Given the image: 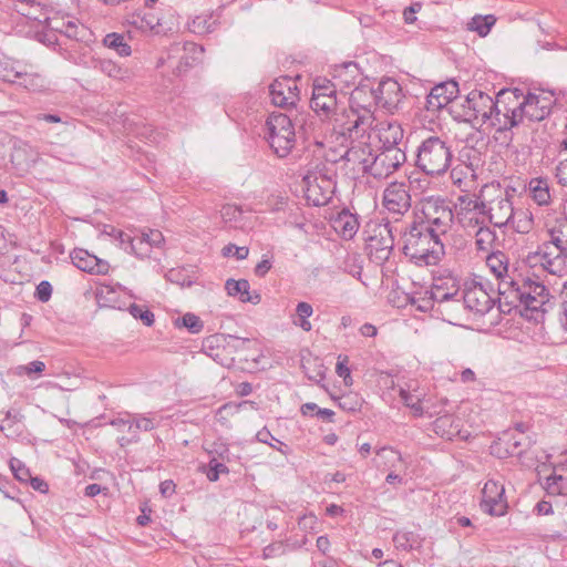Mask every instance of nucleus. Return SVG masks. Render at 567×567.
I'll return each mask as SVG.
<instances>
[{"mask_svg": "<svg viewBox=\"0 0 567 567\" xmlns=\"http://www.w3.org/2000/svg\"><path fill=\"white\" fill-rule=\"evenodd\" d=\"M218 20L213 13H204L196 16L188 28L196 34H206L213 32L217 27Z\"/></svg>", "mask_w": 567, "mask_h": 567, "instance_id": "34", "label": "nucleus"}, {"mask_svg": "<svg viewBox=\"0 0 567 567\" xmlns=\"http://www.w3.org/2000/svg\"><path fill=\"white\" fill-rule=\"evenodd\" d=\"M127 252L134 254L140 258L150 256L151 248L148 246L147 238L143 234L133 236Z\"/></svg>", "mask_w": 567, "mask_h": 567, "instance_id": "46", "label": "nucleus"}, {"mask_svg": "<svg viewBox=\"0 0 567 567\" xmlns=\"http://www.w3.org/2000/svg\"><path fill=\"white\" fill-rule=\"evenodd\" d=\"M143 236L147 238L148 246L152 249L153 247H159L164 241L163 234L156 229H150L147 233H142Z\"/></svg>", "mask_w": 567, "mask_h": 567, "instance_id": "60", "label": "nucleus"}, {"mask_svg": "<svg viewBox=\"0 0 567 567\" xmlns=\"http://www.w3.org/2000/svg\"><path fill=\"white\" fill-rule=\"evenodd\" d=\"M513 195L499 184L485 185L473 202V209L485 216L494 227L509 226L515 217Z\"/></svg>", "mask_w": 567, "mask_h": 567, "instance_id": "5", "label": "nucleus"}, {"mask_svg": "<svg viewBox=\"0 0 567 567\" xmlns=\"http://www.w3.org/2000/svg\"><path fill=\"white\" fill-rule=\"evenodd\" d=\"M332 226L344 239H352L359 229V220L355 214L342 209L332 219Z\"/></svg>", "mask_w": 567, "mask_h": 567, "instance_id": "27", "label": "nucleus"}, {"mask_svg": "<svg viewBox=\"0 0 567 567\" xmlns=\"http://www.w3.org/2000/svg\"><path fill=\"white\" fill-rule=\"evenodd\" d=\"M72 264L80 270L92 275H106L110 270V264L85 249L76 248L70 254Z\"/></svg>", "mask_w": 567, "mask_h": 567, "instance_id": "23", "label": "nucleus"}, {"mask_svg": "<svg viewBox=\"0 0 567 567\" xmlns=\"http://www.w3.org/2000/svg\"><path fill=\"white\" fill-rule=\"evenodd\" d=\"M175 327L186 328L190 333H199L204 329V322L195 313L187 312L175 320Z\"/></svg>", "mask_w": 567, "mask_h": 567, "instance_id": "44", "label": "nucleus"}, {"mask_svg": "<svg viewBox=\"0 0 567 567\" xmlns=\"http://www.w3.org/2000/svg\"><path fill=\"white\" fill-rule=\"evenodd\" d=\"M162 416L156 412L135 413V431L150 432L159 426Z\"/></svg>", "mask_w": 567, "mask_h": 567, "instance_id": "40", "label": "nucleus"}, {"mask_svg": "<svg viewBox=\"0 0 567 567\" xmlns=\"http://www.w3.org/2000/svg\"><path fill=\"white\" fill-rule=\"evenodd\" d=\"M414 220L446 236L454 221L452 204L440 196L424 197Z\"/></svg>", "mask_w": 567, "mask_h": 567, "instance_id": "9", "label": "nucleus"}, {"mask_svg": "<svg viewBox=\"0 0 567 567\" xmlns=\"http://www.w3.org/2000/svg\"><path fill=\"white\" fill-rule=\"evenodd\" d=\"M331 76L332 80H330V83L334 84L338 92H342L357 85L361 76V71L355 62L348 61L334 65L331 71Z\"/></svg>", "mask_w": 567, "mask_h": 567, "instance_id": "22", "label": "nucleus"}, {"mask_svg": "<svg viewBox=\"0 0 567 567\" xmlns=\"http://www.w3.org/2000/svg\"><path fill=\"white\" fill-rule=\"evenodd\" d=\"M312 313V306L309 302L300 301L296 307V315L292 317V323L296 327L301 328L303 331L309 332L312 329V324L309 321Z\"/></svg>", "mask_w": 567, "mask_h": 567, "instance_id": "38", "label": "nucleus"}, {"mask_svg": "<svg viewBox=\"0 0 567 567\" xmlns=\"http://www.w3.org/2000/svg\"><path fill=\"white\" fill-rule=\"evenodd\" d=\"M383 206L393 216H403L411 208L409 187L404 183H390L383 192Z\"/></svg>", "mask_w": 567, "mask_h": 567, "instance_id": "17", "label": "nucleus"}, {"mask_svg": "<svg viewBox=\"0 0 567 567\" xmlns=\"http://www.w3.org/2000/svg\"><path fill=\"white\" fill-rule=\"evenodd\" d=\"M530 198L538 206H548L551 203L550 183L546 177H534L527 184Z\"/></svg>", "mask_w": 567, "mask_h": 567, "instance_id": "28", "label": "nucleus"}, {"mask_svg": "<svg viewBox=\"0 0 567 567\" xmlns=\"http://www.w3.org/2000/svg\"><path fill=\"white\" fill-rule=\"evenodd\" d=\"M495 22L496 18L493 14L475 16L467 23V29L476 32L480 37H486Z\"/></svg>", "mask_w": 567, "mask_h": 567, "instance_id": "39", "label": "nucleus"}, {"mask_svg": "<svg viewBox=\"0 0 567 567\" xmlns=\"http://www.w3.org/2000/svg\"><path fill=\"white\" fill-rule=\"evenodd\" d=\"M499 301L525 311L546 312L550 293L547 287L534 277L504 280L498 287Z\"/></svg>", "mask_w": 567, "mask_h": 567, "instance_id": "4", "label": "nucleus"}, {"mask_svg": "<svg viewBox=\"0 0 567 567\" xmlns=\"http://www.w3.org/2000/svg\"><path fill=\"white\" fill-rule=\"evenodd\" d=\"M52 296V286L49 281H41L35 289V297L38 300L42 302H47L50 300Z\"/></svg>", "mask_w": 567, "mask_h": 567, "instance_id": "57", "label": "nucleus"}, {"mask_svg": "<svg viewBox=\"0 0 567 567\" xmlns=\"http://www.w3.org/2000/svg\"><path fill=\"white\" fill-rule=\"evenodd\" d=\"M482 494L483 499L481 506L484 512L493 516H501L505 513L507 505L504 497L505 488L503 484L488 480L483 487Z\"/></svg>", "mask_w": 567, "mask_h": 567, "instance_id": "20", "label": "nucleus"}, {"mask_svg": "<svg viewBox=\"0 0 567 567\" xmlns=\"http://www.w3.org/2000/svg\"><path fill=\"white\" fill-rule=\"evenodd\" d=\"M203 472L206 474L208 481L217 482L219 480V475L228 474L229 470L223 462L218 461L217 457L213 456L209 460L207 468L203 467Z\"/></svg>", "mask_w": 567, "mask_h": 567, "instance_id": "48", "label": "nucleus"}, {"mask_svg": "<svg viewBox=\"0 0 567 567\" xmlns=\"http://www.w3.org/2000/svg\"><path fill=\"white\" fill-rule=\"evenodd\" d=\"M23 415L16 409L0 411V432L7 437H18L23 433Z\"/></svg>", "mask_w": 567, "mask_h": 567, "instance_id": "26", "label": "nucleus"}, {"mask_svg": "<svg viewBox=\"0 0 567 567\" xmlns=\"http://www.w3.org/2000/svg\"><path fill=\"white\" fill-rule=\"evenodd\" d=\"M127 310L134 319L141 320L146 327L154 324V313L146 306L131 303Z\"/></svg>", "mask_w": 567, "mask_h": 567, "instance_id": "47", "label": "nucleus"}, {"mask_svg": "<svg viewBox=\"0 0 567 567\" xmlns=\"http://www.w3.org/2000/svg\"><path fill=\"white\" fill-rule=\"evenodd\" d=\"M556 177L560 185L567 187V158L556 166Z\"/></svg>", "mask_w": 567, "mask_h": 567, "instance_id": "64", "label": "nucleus"}, {"mask_svg": "<svg viewBox=\"0 0 567 567\" xmlns=\"http://www.w3.org/2000/svg\"><path fill=\"white\" fill-rule=\"evenodd\" d=\"M507 92L502 90L497 94V100L494 101L492 96L482 91H472L462 105L466 120L481 124L489 123L497 133L496 118L507 110V103L503 100Z\"/></svg>", "mask_w": 567, "mask_h": 567, "instance_id": "8", "label": "nucleus"}, {"mask_svg": "<svg viewBox=\"0 0 567 567\" xmlns=\"http://www.w3.org/2000/svg\"><path fill=\"white\" fill-rule=\"evenodd\" d=\"M454 417L452 415H443L437 417L433 423V429L436 434L446 440H452L458 433V423L454 425Z\"/></svg>", "mask_w": 567, "mask_h": 567, "instance_id": "37", "label": "nucleus"}, {"mask_svg": "<svg viewBox=\"0 0 567 567\" xmlns=\"http://www.w3.org/2000/svg\"><path fill=\"white\" fill-rule=\"evenodd\" d=\"M377 105L374 89L368 85L355 86L349 97V109L337 113L333 133L351 140L370 134L374 123L373 107Z\"/></svg>", "mask_w": 567, "mask_h": 567, "instance_id": "1", "label": "nucleus"}, {"mask_svg": "<svg viewBox=\"0 0 567 567\" xmlns=\"http://www.w3.org/2000/svg\"><path fill=\"white\" fill-rule=\"evenodd\" d=\"M241 214V208L231 204L224 205L220 209L221 218L226 224L238 223Z\"/></svg>", "mask_w": 567, "mask_h": 567, "instance_id": "53", "label": "nucleus"}, {"mask_svg": "<svg viewBox=\"0 0 567 567\" xmlns=\"http://www.w3.org/2000/svg\"><path fill=\"white\" fill-rule=\"evenodd\" d=\"M225 289L230 297H237L241 302H251L254 305L260 301V295L250 293V285L246 279H228L225 282Z\"/></svg>", "mask_w": 567, "mask_h": 567, "instance_id": "29", "label": "nucleus"}, {"mask_svg": "<svg viewBox=\"0 0 567 567\" xmlns=\"http://www.w3.org/2000/svg\"><path fill=\"white\" fill-rule=\"evenodd\" d=\"M112 237H114L120 243V247L123 248L125 251L128 250L130 243L133 238V236L120 230L112 228V231L110 233Z\"/></svg>", "mask_w": 567, "mask_h": 567, "instance_id": "59", "label": "nucleus"}, {"mask_svg": "<svg viewBox=\"0 0 567 567\" xmlns=\"http://www.w3.org/2000/svg\"><path fill=\"white\" fill-rule=\"evenodd\" d=\"M370 159L365 166V174L375 179H384L406 162V155L401 147L382 146L377 153L372 152Z\"/></svg>", "mask_w": 567, "mask_h": 567, "instance_id": "13", "label": "nucleus"}, {"mask_svg": "<svg viewBox=\"0 0 567 567\" xmlns=\"http://www.w3.org/2000/svg\"><path fill=\"white\" fill-rule=\"evenodd\" d=\"M10 468L20 482H28L31 478L30 470L17 457L10 460Z\"/></svg>", "mask_w": 567, "mask_h": 567, "instance_id": "51", "label": "nucleus"}, {"mask_svg": "<svg viewBox=\"0 0 567 567\" xmlns=\"http://www.w3.org/2000/svg\"><path fill=\"white\" fill-rule=\"evenodd\" d=\"M338 91L334 84L326 78H317L313 81L312 96L310 107L322 120H328L333 131V121L337 113H341L338 109Z\"/></svg>", "mask_w": 567, "mask_h": 567, "instance_id": "12", "label": "nucleus"}, {"mask_svg": "<svg viewBox=\"0 0 567 567\" xmlns=\"http://www.w3.org/2000/svg\"><path fill=\"white\" fill-rule=\"evenodd\" d=\"M458 93V84L455 81L440 83L432 87L426 96L425 107L430 112H436L445 107Z\"/></svg>", "mask_w": 567, "mask_h": 567, "instance_id": "21", "label": "nucleus"}, {"mask_svg": "<svg viewBox=\"0 0 567 567\" xmlns=\"http://www.w3.org/2000/svg\"><path fill=\"white\" fill-rule=\"evenodd\" d=\"M336 179L334 164L323 165L315 173L305 176L307 200L318 207L327 205L336 192Z\"/></svg>", "mask_w": 567, "mask_h": 567, "instance_id": "10", "label": "nucleus"}, {"mask_svg": "<svg viewBox=\"0 0 567 567\" xmlns=\"http://www.w3.org/2000/svg\"><path fill=\"white\" fill-rule=\"evenodd\" d=\"M548 243L567 252V218L557 219L555 225L548 230Z\"/></svg>", "mask_w": 567, "mask_h": 567, "instance_id": "36", "label": "nucleus"}, {"mask_svg": "<svg viewBox=\"0 0 567 567\" xmlns=\"http://www.w3.org/2000/svg\"><path fill=\"white\" fill-rule=\"evenodd\" d=\"M17 84L23 86L28 91L41 92L48 87L49 82L43 74L33 71L27 64H23L21 75L19 76Z\"/></svg>", "mask_w": 567, "mask_h": 567, "instance_id": "31", "label": "nucleus"}, {"mask_svg": "<svg viewBox=\"0 0 567 567\" xmlns=\"http://www.w3.org/2000/svg\"><path fill=\"white\" fill-rule=\"evenodd\" d=\"M474 226H477L475 231V247L478 251L492 252L497 241V235L494 229L484 224L480 223L478 218L474 220Z\"/></svg>", "mask_w": 567, "mask_h": 567, "instance_id": "30", "label": "nucleus"}, {"mask_svg": "<svg viewBox=\"0 0 567 567\" xmlns=\"http://www.w3.org/2000/svg\"><path fill=\"white\" fill-rule=\"evenodd\" d=\"M534 225V217L532 213L527 210H515V217L511 221L509 226L513 227L518 234H528Z\"/></svg>", "mask_w": 567, "mask_h": 567, "instance_id": "42", "label": "nucleus"}, {"mask_svg": "<svg viewBox=\"0 0 567 567\" xmlns=\"http://www.w3.org/2000/svg\"><path fill=\"white\" fill-rule=\"evenodd\" d=\"M504 440L507 444V453L511 455H520L523 450L522 446L525 445V436H519L512 433H505Z\"/></svg>", "mask_w": 567, "mask_h": 567, "instance_id": "50", "label": "nucleus"}, {"mask_svg": "<svg viewBox=\"0 0 567 567\" xmlns=\"http://www.w3.org/2000/svg\"><path fill=\"white\" fill-rule=\"evenodd\" d=\"M268 143L278 157H286L295 146L296 132L292 120L282 113H272L268 116Z\"/></svg>", "mask_w": 567, "mask_h": 567, "instance_id": "11", "label": "nucleus"}, {"mask_svg": "<svg viewBox=\"0 0 567 567\" xmlns=\"http://www.w3.org/2000/svg\"><path fill=\"white\" fill-rule=\"evenodd\" d=\"M338 405L343 411L355 412V411L360 410L361 402H360V400L358 399L357 395L347 394V395L341 396L338 400Z\"/></svg>", "mask_w": 567, "mask_h": 567, "instance_id": "55", "label": "nucleus"}, {"mask_svg": "<svg viewBox=\"0 0 567 567\" xmlns=\"http://www.w3.org/2000/svg\"><path fill=\"white\" fill-rule=\"evenodd\" d=\"M22 68L23 64L21 62L11 61L2 56L0 60V80L12 84L17 83Z\"/></svg>", "mask_w": 567, "mask_h": 567, "instance_id": "35", "label": "nucleus"}, {"mask_svg": "<svg viewBox=\"0 0 567 567\" xmlns=\"http://www.w3.org/2000/svg\"><path fill=\"white\" fill-rule=\"evenodd\" d=\"M86 33L85 27L74 18H68L63 34L72 40H81Z\"/></svg>", "mask_w": 567, "mask_h": 567, "instance_id": "49", "label": "nucleus"}, {"mask_svg": "<svg viewBox=\"0 0 567 567\" xmlns=\"http://www.w3.org/2000/svg\"><path fill=\"white\" fill-rule=\"evenodd\" d=\"M444 237L413 220L403 233L402 251L416 266H435L445 255Z\"/></svg>", "mask_w": 567, "mask_h": 567, "instance_id": "3", "label": "nucleus"}, {"mask_svg": "<svg viewBox=\"0 0 567 567\" xmlns=\"http://www.w3.org/2000/svg\"><path fill=\"white\" fill-rule=\"evenodd\" d=\"M287 545L284 542H274L267 545L262 550L265 559L282 556L286 553Z\"/></svg>", "mask_w": 567, "mask_h": 567, "instance_id": "56", "label": "nucleus"}, {"mask_svg": "<svg viewBox=\"0 0 567 567\" xmlns=\"http://www.w3.org/2000/svg\"><path fill=\"white\" fill-rule=\"evenodd\" d=\"M432 300L431 309L443 316L444 320L452 322L462 315L461 293L458 281L452 276H441L433 279L429 291Z\"/></svg>", "mask_w": 567, "mask_h": 567, "instance_id": "7", "label": "nucleus"}, {"mask_svg": "<svg viewBox=\"0 0 567 567\" xmlns=\"http://www.w3.org/2000/svg\"><path fill=\"white\" fill-rule=\"evenodd\" d=\"M256 439L258 442L268 444L274 449L280 451L282 454H286V451H284L281 447H287V445L277 440L275 436H272V434L266 427L257 432Z\"/></svg>", "mask_w": 567, "mask_h": 567, "instance_id": "52", "label": "nucleus"}, {"mask_svg": "<svg viewBox=\"0 0 567 567\" xmlns=\"http://www.w3.org/2000/svg\"><path fill=\"white\" fill-rule=\"evenodd\" d=\"M377 105L393 113L398 110L403 99V93L398 81L386 78L380 81L374 89Z\"/></svg>", "mask_w": 567, "mask_h": 567, "instance_id": "19", "label": "nucleus"}, {"mask_svg": "<svg viewBox=\"0 0 567 567\" xmlns=\"http://www.w3.org/2000/svg\"><path fill=\"white\" fill-rule=\"evenodd\" d=\"M486 266L491 272L499 280L498 286L504 280H511L508 276V258L503 251H492L487 254Z\"/></svg>", "mask_w": 567, "mask_h": 567, "instance_id": "32", "label": "nucleus"}, {"mask_svg": "<svg viewBox=\"0 0 567 567\" xmlns=\"http://www.w3.org/2000/svg\"><path fill=\"white\" fill-rule=\"evenodd\" d=\"M546 489L551 495H567V475H550L546 480Z\"/></svg>", "mask_w": 567, "mask_h": 567, "instance_id": "45", "label": "nucleus"}, {"mask_svg": "<svg viewBox=\"0 0 567 567\" xmlns=\"http://www.w3.org/2000/svg\"><path fill=\"white\" fill-rule=\"evenodd\" d=\"M344 141H350L351 146L344 152L343 155H341V158H344L348 162L351 163H358L361 166V171L363 174H365V166H368V161L370 162L372 157V148L367 143L365 136L360 137L358 140H351L349 137L342 136ZM367 138H369V134L367 135Z\"/></svg>", "mask_w": 567, "mask_h": 567, "instance_id": "24", "label": "nucleus"}, {"mask_svg": "<svg viewBox=\"0 0 567 567\" xmlns=\"http://www.w3.org/2000/svg\"><path fill=\"white\" fill-rule=\"evenodd\" d=\"M103 43L105 47L116 51L121 56H128L132 53L131 47L124 41L122 34L109 33L105 35Z\"/></svg>", "mask_w": 567, "mask_h": 567, "instance_id": "43", "label": "nucleus"}, {"mask_svg": "<svg viewBox=\"0 0 567 567\" xmlns=\"http://www.w3.org/2000/svg\"><path fill=\"white\" fill-rule=\"evenodd\" d=\"M403 138V130L398 123H389L385 128H383L380 141L383 146H394L399 147L400 142Z\"/></svg>", "mask_w": 567, "mask_h": 567, "instance_id": "41", "label": "nucleus"}, {"mask_svg": "<svg viewBox=\"0 0 567 567\" xmlns=\"http://www.w3.org/2000/svg\"><path fill=\"white\" fill-rule=\"evenodd\" d=\"M269 95L272 104L276 106H295L299 101V90L296 80L290 76L276 79L269 86Z\"/></svg>", "mask_w": 567, "mask_h": 567, "instance_id": "18", "label": "nucleus"}, {"mask_svg": "<svg viewBox=\"0 0 567 567\" xmlns=\"http://www.w3.org/2000/svg\"><path fill=\"white\" fill-rule=\"evenodd\" d=\"M166 278L169 281L175 282V284H177L179 286H190L192 285V281L187 280L186 278H184L183 274H182V270H178V269H171L166 274Z\"/></svg>", "mask_w": 567, "mask_h": 567, "instance_id": "62", "label": "nucleus"}, {"mask_svg": "<svg viewBox=\"0 0 567 567\" xmlns=\"http://www.w3.org/2000/svg\"><path fill=\"white\" fill-rule=\"evenodd\" d=\"M347 362H348L347 357H344L342 360H341V357H339L337 365H336V373L340 378H343L346 384H348V380L351 381L350 369L347 367Z\"/></svg>", "mask_w": 567, "mask_h": 567, "instance_id": "61", "label": "nucleus"}, {"mask_svg": "<svg viewBox=\"0 0 567 567\" xmlns=\"http://www.w3.org/2000/svg\"><path fill=\"white\" fill-rule=\"evenodd\" d=\"M94 69L114 80H125L130 76L128 70L109 59H99L94 63Z\"/></svg>", "mask_w": 567, "mask_h": 567, "instance_id": "33", "label": "nucleus"}, {"mask_svg": "<svg viewBox=\"0 0 567 567\" xmlns=\"http://www.w3.org/2000/svg\"><path fill=\"white\" fill-rule=\"evenodd\" d=\"M491 292L493 288L488 281H473L466 285L461 293L462 313L465 310L480 316L487 313L495 306V298Z\"/></svg>", "mask_w": 567, "mask_h": 567, "instance_id": "14", "label": "nucleus"}, {"mask_svg": "<svg viewBox=\"0 0 567 567\" xmlns=\"http://www.w3.org/2000/svg\"><path fill=\"white\" fill-rule=\"evenodd\" d=\"M555 103L553 94L528 93L523 102L511 106L507 103V110L496 118L497 133L496 140L503 144L509 145L513 141V130L519 126H527L529 123L540 122L546 118Z\"/></svg>", "mask_w": 567, "mask_h": 567, "instance_id": "2", "label": "nucleus"}, {"mask_svg": "<svg viewBox=\"0 0 567 567\" xmlns=\"http://www.w3.org/2000/svg\"><path fill=\"white\" fill-rule=\"evenodd\" d=\"M452 159L453 154L447 141L430 135L416 147L414 165L427 176H441L447 172Z\"/></svg>", "mask_w": 567, "mask_h": 567, "instance_id": "6", "label": "nucleus"}, {"mask_svg": "<svg viewBox=\"0 0 567 567\" xmlns=\"http://www.w3.org/2000/svg\"><path fill=\"white\" fill-rule=\"evenodd\" d=\"M219 341H220V336L218 334H213V336H209L207 338L204 339L203 341V348L205 351H207V353L213 357V351L215 350V348H218L219 347Z\"/></svg>", "mask_w": 567, "mask_h": 567, "instance_id": "63", "label": "nucleus"}, {"mask_svg": "<svg viewBox=\"0 0 567 567\" xmlns=\"http://www.w3.org/2000/svg\"><path fill=\"white\" fill-rule=\"evenodd\" d=\"M126 23L141 32H152L161 25L158 17L151 8H144L127 14Z\"/></svg>", "mask_w": 567, "mask_h": 567, "instance_id": "25", "label": "nucleus"}, {"mask_svg": "<svg viewBox=\"0 0 567 567\" xmlns=\"http://www.w3.org/2000/svg\"><path fill=\"white\" fill-rule=\"evenodd\" d=\"M529 259L550 275L561 276L566 270L567 252L548 243H542Z\"/></svg>", "mask_w": 567, "mask_h": 567, "instance_id": "16", "label": "nucleus"}, {"mask_svg": "<svg viewBox=\"0 0 567 567\" xmlns=\"http://www.w3.org/2000/svg\"><path fill=\"white\" fill-rule=\"evenodd\" d=\"M223 251L225 256L233 255L238 260L246 259L249 254V249L247 247H238L234 244H229L226 247H224Z\"/></svg>", "mask_w": 567, "mask_h": 567, "instance_id": "58", "label": "nucleus"}, {"mask_svg": "<svg viewBox=\"0 0 567 567\" xmlns=\"http://www.w3.org/2000/svg\"><path fill=\"white\" fill-rule=\"evenodd\" d=\"M209 455L213 457H217L218 461L229 462L230 461V451L228 446L224 443L214 442L210 447L207 450Z\"/></svg>", "mask_w": 567, "mask_h": 567, "instance_id": "54", "label": "nucleus"}, {"mask_svg": "<svg viewBox=\"0 0 567 567\" xmlns=\"http://www.w3.org/2000/svg\"><path fill=\"white\" fill-rule=\"evenodd\" d=\"M365 240L367 250L372 261L383 264L390 258L394 247V237L389 223L374 224Z\"/></svg>", "mask_w": 567, "mask_h": 567, "instance_id": "15", "label": "nucleus"}]
</instances>
